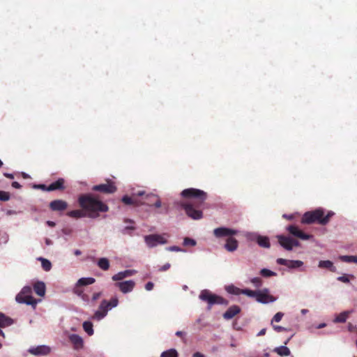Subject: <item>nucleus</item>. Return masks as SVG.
Masks as SVG:
<instances>
[{
    "instance_id": "1",
    "label": "nucleus",
    "mask_w": 357,
    "mask_h": 357,
    "mask_svg": "<svg viewBox=\"0 0 357 357\" xmlns=\"http://www.w3.org/2000/svg\"><path fill=\"white\" fill-rule=\"evenodd\" d=\"M183 200L176 202L175 204L184 210L187 216L192 220L203 218L202 206L207 199V193L202 190L190 188L181 192Z\"/></svg>"
},
{
    "instance_id": "47",
    "label": "nucleus",
    "mask_w": 357,
    "mask_h": 357,
    "mask_svg": "<svg viewBox=\"0 0 357 357\" xmlns=\"http://www.w3.org/2000/svg\"><path fill=\"white\" fill-rule=\"evenodd\" d=\"M170 267H171L170 264L166 263L165 264H164L163 266H160L158 268V271H160V272L166 271L169 270Z\"/></svg>"
},
{
    "instance_id": "43",
    "label": "nucleus",
    "mask_w": 357,
    "mask_h": 357,
    "mask_svg": "<svg viewBox=\"0 0 357 357\" xmlns=\"http://www.w3.org/2000/svg\"><path fill=\"white\" fill-rule=\"evenodd\" d=\"M283 316H284V314L282 312H277L274 315L273 318L271 320V324H273V322H279V321H280L281 319H282Z\"/></svg>"
},
{
    "instance_id": "6",
    "label": "nucleus",
    "mask_w": 357,
    "mask_h": 357,
    "mask_svg": "<svg viewBox=\"0 0 357 357\" xmlns=\"http://www.w3.org/2000/svg\"><path fill=\"white\" fill-rule=\"evenodd\" d=\"M136 195L139 197H141V199H139V206L147 205L149 206H155V208H160L161 206L160 199L156 195L152 193L145 195V192L143 190L138 191Z\"/></svg>"
},
{
    "instance_id": "56",
    "label": "nucleus",
    "mask_w": 357,
    "mask_h": 357,
    "mask_svg": "<svg viewBox=\"0 0 357 357\" xmlns=\"http://www.w3.org/2000/svg\"><path fill=\"white\" fill-rule=\"evenodd\" d=\"M266 329L265 328H263L261 329L257 334L258 336H261V335H264L266 334Z\"/></svg>"
},
{
    "instance_id": "32",
    "label": "nucleus",
    "mask_w": 357,
    "mask_h": 357,
    "mask_svg": "<svg viewBox=\"0 0 357 357\" xmlns=\"http://www.w3.org/2000/svg\"><path fill=\"white\" fill-rule=\"evenodd\" d=\"M226 291L233 295H240L242 294V289L233 285H228L225 287Z\"/></svg>"
},
{
    "instance_id": "9",
    "label": "nucleus",
    "mask_w": 357,
    "mask_h": 357,
    "mask_svg": "<svg viewBox=\"0 0 357 357\" xmlns=\"http://www.w3.org/2000/svg\"><path fill=\"white\" fill-rule=\"evenodd\" d=\"M256 301L259 303L266 304L273 303L276 301V298L270 294L269 289L265 288L262 290H259L257 294Z\"/></svg>"
},
{
    "instance_id": "36",
    "label": "nucleus",
    "mask_w": 357,
    "mask_h": 357,
    "mask_svg": "<svg viewBox=\"0 0 357 357\" xmlns=\"http://www.w3.org/2000/svg\"><path fill=\"white\" fill-rule=\"evenodd\" d=\"M83 328L89 335L93 334V324L91 321H84L83 323Z\"/></svg>"
},
{
    "instance_id": "28",
    "label": "nucleus",
    "mask_w": 357,
    "mask_h": 357,
    "mask_svg": "<svg viewBox=\"0 0 357 357\" xmlns=\"http://www.w3.org/2000/svg\"><path fill=\"white\" fill-rule=\"evenodd\" d=\"M257 242L262 248H268L271 246L269 238L267 236H259L257 238Z\"/></svg>"
},
{
    "instance_id": "12",
    "label": "nucleus",
    "mask_w": 357,
    "mask_h": 357,
    "mask_svg": "<svg viewBox=\"0 0 357 357\" xmlns=\"http://www.w3.org/2000/svg\"><path fill=\"white\" fill-rule=\"evenodd\" d=\"M238 233L237 230L227 228V227H218L213 230V234L215 237L221 238L227 236L231 237V236L236 235Z\"/></svg>"
},
{
    "instance_id": "26",
    "label": "nucleus",
    "mask_w": 357,
    "mask_h": 357,
    "mask_svg": "<svg viewBox=\"0 0 357 357\" xmlns=\"http://www.w3.org/2000/svg\"><path fill=\"white\" fill-rule=\"evenodd\" d=\"M66 215L70 218L78 219V218L85 217L86 215V213H85V211L83 209L82 210L77 209V210L68 211L66 213Z\"/></svg>"
},
{
    "instance_id": "40",
    "label": "nucleus",
    "mask_w": 357,
    "mask_h": 357,
    "mask_svg": "<svg viewBox=\"0 0 357 357\" xmlns=\"http://www.w3.org/2000/svg\"><path fill=\"white\" fill-rule=\"evenodd\" d=\"M250 282L257 288L261 287L262 284H263L262 280L260 278H258V277L252 278Z\"/></svg>"
},
{
    "instance_id": "53",
    "label": "nucleus",
    "mask_w": 357,
    "mask_h": 357,
    "mask_svg": "<svg viewBox=\"0 0 357 357\" xmlns=\"http://www.w3.org/2000/svg\"><path fill=\"white\" fill-rule=\"evenodd\" d=\"M101 296V293L100 292H98V293H94L93 294V296H92V300L93 301H96L98 300Z\"/></svg>"
},
{
    "instance_id": "45",
    "label": "nucleus",
    "mask_w": 357,
    "mask_h": 357,
    "mask_svg": "<svg viewBox=\"0 0 357 357\" xmlns=\"http://www.w3.org/2000/svg\"><path fill=\"white\" fill-rule=\"evenodd\" d=\"M135 229V227L134 226H126L122 230V233L123 234H130V233H129L128 231H133Z\"/></svg>"
},
{
    "instance_id": "38",
    "label": "nucleus",
    "mask_w": 357,
    "mask_h": 357,
    "mask_svg": "<svg viewBox=\"0 0 357 357\" xmlns=\"http://www.w3.org/2000/svg\"><path fill=\"white\" fill-rule=\"evenodd\" d=\"M260 274L261 276L265 277V278L276 275V273H275L269 269H267V268H262L260 271Z\"/></svg>"
},
{
    "instance_id": "34",
    "label": "nucleus",
    "mask_w": 357,
    "mask_h": 357,
    "mask_svg": "<svg viewBox=\"0 0 357 357\" xmlns=\"http://www.w3.org/2000/svg\"><path fill=\"white\" fill-rule=\"evenodd\" d=\"M160 357H178V354L175 349H170L163 351Z\"/></svg>"
},
{
    "instance_id": "59",
    "label": "nucleus",
    "mask_w": 357,
    "mask_h": 357,
    "mask_svg": "<svg viewBox=\"0 0 357 357\" xmlns=\"http://www.w3.org/2000/svg\"><path fill=\"white\" fill-rule=\"evenodd\" d=\"M74 254L76 256H79L82 254V252L79 250H75Z\"/></svg>"
},
{
    "instance_id": "21",
    "label": "nucleus",
    "mask_w": 357,
    "mask_h": 357,
    "mask_svg": "<svg viewBox=\"0 0 357 357\" xmlns=\"http://www.w3.org/2000/svg\"><path fill=\"white\" fill-rule=\"evenodd\" d=\"M122 202L126 205H134L139 206V198L135 194H133L132 197L125 195L122 197Z\"/></svg>"
},
{
    "instance_id": "58",
    "label": "nucleus",
    "mask_w": 357,
    "mask_h": 357,
    "mask_svg": "<svg viewBox=\"0 0 357 357\" xmlns=\"http://www.w3.org/2000/svg\"><path fill=\"white\" fill-rule=\"evenodd\" d=\"M47 224L49 226L52 227H54V226H55V225H56V224H55V222H52V221H47Z\"/></svg>"
},
{
    "instance_id": "52",
    "label": "nucleus",
    "mask_w": 357,
    "mask_h": 357,
    "mask_svg": "<svg viewBox=\"0 0 357 357\" xmlns=\"http://www.w3.org/2000/svg\"><path fill=\"white\" fill-rule=\"evenodd\" d=\"M12 187L16 189H20L22 185L17 181H13L11 184Z\"/></svg>"
},
{
    "instance_id": "60",
    "label": "nucleus",
    "mask_w": 357,
    "mask_h": 357,
    "mask_svg": "<svg viewBox=\"0 0 357 357\" xmlns=\"http://www.w3.org/2000/svg\"><path fill=\"white\" fill-rule=\"evenodd\" d=\"M22 175L23 178H26L29 177L28 174L24 172H22Z\"/></svg>"
},
{
    "instance_id": "42",
    "label": "nucleus",
    "mask_w": 357,
    "mask_h": 357,
    "mask_svg": "<svg viewBox=\"0 0 357 357\" xmlns=\"http://www.w3.org/2000/svg\"><path fill=\"white\" fill-rule=\"evenodd\" d=\"M10 199V194L8 192L0 190V201L6 202Z\"/></svg>"
},
{
    "instance_id": "31",
    "label": "nucleus",
    "mask_w": 357,
    "mask_h": 357,
    "mask_svg": "<svg viewBox=\"0 0 357 357\" xmlns=\"http://www.w3.org/2000/svg\"><path fill=\"white\" fill-rule=\"evenodd\" d=\"M97 264L103 271H107L109 268V261L107 258L102 257L99 259Z\"/></svg>"
},
{
    "instance_id": "16",
    "label": "nucleus",
    "mask_w": 357,
    "mask_h": 357,
    "mask_svg": "<svg viewBox=\"0 0 357 357\" xmlns=\"http://www.w3.org/2000/svg\"><path fill=\"white\" fill-rule=\"evenodd\" d=\"M50 347L45 345L31 347L29 349V352L34 356H46L50 353Z\"/></svg>"
},
{
    "instance_id": "57",
    "label": "nucleus",
    "mask_w": 357,
    "mask_h": 357,
    "mask_svg": "<svg viewBox=\"0 0 357 357\" xmlns=\"http://www.w3.org/2000/svg\"><path fill=\"white\" fill-rule=\"evenodd\" d=\"M183 335H184V333L182 331H177L176 333V335L178 337H183Z\"/></svg>"
},
{
    "instance_id": "27",
    "label": "nucleus",
    "mask_w": 357,
    "mask_h": 357,
    "mask_svg": "<svg viewBox=\"0 0 357 357\" xmlns=\"http://www.w3.org/2000/svg\"><path fill=\"white\" fill-rule=\"evenodd\" d=\"M13 321L11 318L6 316L4 314L0 312V327L4 328L12 325Z\"/></svg>"
},
{
    "instance_id": "8",
    "label": "nucleus",
    "mask_w": 357,
    "mask_h": 357,
    "mask_svg": "<svg viewBox=\"0 0 357 357\" xmlns=\"http://www.w3.org/2000/svg\"><path fill=\"white\" fill-rule=\"evenodd\" d=\"M144 241L149 248H153L159 244H165L167 241L161 235L150 234L144 236Z\"/></svg>"
},
{
    "instance_id": "17",
    "label": "nucleus",
    "mask_w": 357,
    "mask_h": 357,
    "mask_svg": "<svg viewBox=\"0 0 357 357\" xmlns=\"http://www.w3.org/2000/svg\"><path fill=\"white\" fill-rule=\"evenodd\" d=\"M279 244L286 250L290 251L291 250V237L284 236V235H278L277 236Z\"/></svg>"
},
{
    "instance_id": "37",
    "label": "nucleus",
    "mask_w": 357,
    "mask_h": 357,
    "mask_svg": "<svg viewBox=\"0 0 357 357\" xmlns=\"http://www.w3.org/2000/svg\"><path fill=\"white\" fill-rule=\"evenodd\" d=\"M38 259L41 261V266L44 271H49L52 268L51 262L45 258L40 257Z\"/></svg>"
},
{
    "instance_id": "63",
    "label": "nucleus",
    "mask_w": 357,
    "mask_h": 357,
    "mask_svg": "<svg viewBox=\"0 0 357 357\" xmlns=\"http://www.w3.org/2000/svg\"><path fill=\"white\" fill-rule=\"evenodd\" d=\"M0 335H1L2 337H4V333L1 328H0Z\"/></svg>"
},
{
    "instance_id": "15",
    "label": "nucleus",
    "mask_w": 357,
    "mask_h": 357,
    "mask_svg": "<svg viewBox=\"0 0 357 357\" xmlns=\"http://www.w3.org/2000/svg\"><path fill=\"white\" fill-rule=\"evenodd\" d=\"M115 286L121 290L123 294H126L132 291L135 286L133 280H127L125 282H116Z\"/></svg>"
},
{
    "instance_id": "11",
    "label": "nucleus",
    "mask_w": 357,
    "mask_h": 357,
    "mask_svg": "<svg viewBox=\"0 0 357 357\" xmlns=\"http://www.w3.org/2000/svg\"><path fill=\"white\" fill-rule=\"evenodd\" d=\"M92 190L105 194H112L116 191V187L113 182L108 181L107 183L94 185Z\"/></svg>"
},
{
    "instance_id": "13",
    "label": "nucleus",
    "mask_w": 357,
    "mask_h": 357,
    "mask_svg": "<svg viewBox=\"0 0 357 357\" xmlns=\"http://www.w3.org/2000/svg\"><path fill=\"white\" fill-rule=\"evenodd\" d=\"M278 264L283 265L289 268L294 269L301 267L303 262L300 260H288L282 258H278L276 260Z\"/></svg>"
},
{
    "instance_id": "64",
    "label": "nucleus",
    "mask_w": 357,
    "mask_h": 357,
    "mask_svg": "<svg viewBox=\"0 0 357 357\" xmlns=\"http://www.w3.org/2000/svg\"><path fill=\"white\" fill-rule=\"evenodd\" d=\"M3 162L0 160V167H1L3 166Z\"/></svg>"
},
{
    "instance_id": "14",
    "label": "nucleus",
    "mask_w": 357,
    "mask_h": 357,
    "mask_svg": "<svg viewBox=\"0 0 357 357\" xmlns=\"http://www.w3.org/2000/svg\"><path fill=\"white\" fill-rule=\"evenodd\" d=\"M49 207L52 211H63L68 208V203L62 199H55L52 201Z\"/></svg>"
},
{
    "instance_id": "49",
    "label": "nucleus",
    "mask_w": 357,
    "mask_h": 357,
    "mask_svg": "<svg viewBox=\"0 0 357 357\" xmlns=\"http://www.w3.org/2000/svg\"><path fill=\"white\" fill-rule=\"evenodd\" d=\"M154 284L152 282H149L145 285V289L147 291H151L153 289Z\"/></svg>"
},
{
    "instance_id": "7",
    "label": "nucleus",
    "mask_w": 357,
    "mask_h": 357,
    "mask_svg": "<svg viewBox=\"0 0 357 357\" xmlns=\"http://www.w3.org/2000/svg\"><path fill=\"white\" fill-rule=\"evenodd\" d=\"M32 289L29 286L24 287L21 291L16 296L15 300L19 303H25L35 306L36 300L31 296Z\"/></svg>"
},
{
    "instance_id": "62",
    "label": "nucleus",
    "mask_w": 357,
    "mask_h": 357,
    "mask_svg": "<svg viewBox=\"0 0 357 357\" xmlns=\"http://www.w3.org/2000/svg\"><path fill=\"white\" fill-rule=\"evenodd\" d=\"M325 326H326V324H320V325L318 326V328H321L324 327Z\"/></svg>"
},
{
    "instance_id": "22",
    "label": "nucleus",
    "mask_w": 357,
    "mask_h": 357,
    "mask_svg": "<svg viewBox=\"0 0 357 357\" xmlns=\"http://www.w3.org/2000/svg\"><path fill=\"white\" fill-rule=\"evenodd\" d=\"M135 273V271L134 270H126L124 271L119 272L118 273L114 275L112 278L114 281H119L126 278L132 275Z\"/></svg>"
},
{
    "instance_id": "5",
    "label": "nucleus",
    "mask_w": 357,
    "mask_h": 357,
    "mask_svg": "<svg viewBox=\"0 0 357 357\" xmlns=\"http://www.w3.org/2000/svg\"><path fill=\"white\" fill-rule=\"evenodd\" d=\"M118 303L119 300L116 297L112 298L109 301L102 300L98 310L94 313L93 319L98 321L101 320L107 314L108 311L112 308L116 307Z\"/></svg>"
},
{
    "instance_id": "20",
    "label": "nucleus",
    "mask_w": 357,
    "mask_h": 357,
    "mask_svg": "<svg viewBox=\"0 0 357 357\" xmlns=\"http://www.w3.org/2000/svg\"><path fill=\"white\" fill-rule=\"evenodd\" d=\"M65 188V180L63 178H59L48 185V191L63 190Z\"/></svg>"
},
{
    "instance_id": "18",
    "label": "nucleus",
    "mask_w": 357,
    "mask_h": 357,
    "mask_svg": "<svg viewBox=\"0 0 357 357\" xmlns=\"http://www.w3.org/2000/svg\"><path fill=\"white\" fill-rule=\"evenodd\" d=\"M241 308L238 305H232L229 307L227 311L223 314V317L225 319H231L234 317L236 314L240 313Z\"/></svg>"
},
{
    "instance_id": "39",
    "label": "nucleus",
    "mask_w": 357,
    "mask_h": 357,
    "mask_svg": "<svg viewBox=\"0 0 357 357\" xmlns=\"http://www.w3.org/2000/svg\"><path fill=\"white\" fill-rule=\"evenodd\" d=\"M258 291H254L249 289H242V294L246 295L248 297H255L256 298Z\"/></svg>"
},
{
    "instance_id": "29",
    "label": "nucleus",
    "mask_w": 357,
    "mask_h": 357,
    "mask_svg": "<svg viewBox=\"0 0 357 357\" xmlns=\"http://www.w3.org/2000/svg\"><path fill=\"white\" fill-rule=\"evenodd\" d=\"M273 351L277 353L280 356H287L290 354V350L286 346H280L273 349Z\"/></svg>"
},
{
    "instance_id": "30",
    "label": "nucleus",
    "mask_w": 357,
    "mask_h": 357,
    "mask_svg": "<svg viewBox=\"0 0 357 357\" xmlns=\"http://www.w3.org/2000/svg\"><path fill=\"white\" fill-rule=\"evenodd\" d=\"M351 312V311H344L341 312L335 317L334 321L335 323H344L347 321Z\"/></svg>"
},
{
    "instance_id": "4",
    "label": "nucleus",
    "mask_w": 357,
    "mask_h": 357,
    "mask_svg": "<svg viewBox=\"0 0 357 357\" xmlns=\"http://www.w3.org/2000/svg\"><path fill=\"white\" fill-rule=\"evenodd\" d=\"M199 298L202 301L208 303V309L210 310L213 305H227L229 302L222 296L213 294L208 289L201 291Z\"/></svg>"
},
{
    "instance_id": "50",
    "label": "nucleus",
    "mask_w": 357,
    "mask_h": 357,
    "mask_svg": "<svg viewBox=\"0 0 357 357\" xmlns=\"http://www.w3.org/2000/svg\"><path fill=\"white\" fill-rule=\"evenodd\" d=\"M167 250H169V251H176V252H180V251L182 250L178 246H171V247L167 248Z\"/></svg>"
},
{
    "instance_id": "41",
    "label": "nucleus",
    "mask_w": 357,
    "mask_h": 357,
    "mask_svg": "<svg viewBox=\"0 0 357 357\" xmlns=\"http://www.w3.org/2000/svg\"><path fill=\"white\" fill-rule=\"evenodd\" d=\"M196 243H196L195 240H194L192 238L185 237L183 239V245H185V246H195L196 245Z\"/></svg>"
},
{
    "instance_id": "35",
    "label": "nucleus",
    "mask_w": 357,
    "mask_h": 357,
    "mask_svg": "<svg viewBox=\"0 0 357 357\" xmlns=\"http://www.w3.org/2000/svg\"><path fill=\"white\" fill-rule=\"evenodd\" d=\"M342 261L347 263H356L357 264V256L353 255H342L340 257Z\"/></svg>"
},
{
    "instance_id": "46",
    "label": "nucleus",
    "mask_w": 357,
    "mask_h": 357,
    "mask_svg": "<svg viewBox=\"0 0 357 357\" xmlns=\"http://www.w3.org/2000/svg\"><path fill=\"white\" fill-rule=\"evenodd\" d=\"M33 188L36 189H40L44 191H48V186L45 184L34 185Z\"/></svg>"
},
{
    "instance_id": "3",
    "label": "nucleus",
    "mask_w": 357,
    "mask_h": 357,
    "mask_svg": "<svg viewBox=\"0 0 357 357\" xmlns=\"http://www.w3.org/2000/svg\"><path fill=\"white\" fill-rule=\"evenodd\" d=\"M334 214V212L328 211L327 214L325 215L324 210L321 208H319L312 211L305 212L301 218V222L307 225L317 222L321 225H326L329 222L330 219Z\"/></svg>"
},
{
    "instance_id": "55",
    "label": "nucleus",
    "mask_w": 357,
    "mask_h": 357,
    "mask_svg": "<svg viewBox=\"0 0 357 357\" xmlns=\"http://www.w3.org/2000/svg\"><path fill=\"white\" fill-rule=\"evenodd\" d=\"M3 176H6L8 178H10V179H13L14 178V175L13 174L4 173Z\"/></svg>"
},
{
    "instance_id": "24",
    "label": "nucleus",
    "mask_w": 357,
    "mask_h": 357,
    "mask_svg": "<svg viewBox=\"0 0 357 357\" xmlns=\"http://www.w3.org/2000/svg\"><path fill=\"white\" fill-rule=\"evenodd\" d=\"M33 290L35 293L40 296H43L45 294V285L43 282H37L33 285Z\"/></svg>"
},
{
    "instance_id": "61",
    "label": "nucleus",
    "mask_w": 357,
    "mask_h": 357,
    "mask_svg": "<svg viewBox=\"0 0 357 357\" xmlns=\"http://www.w3.org/2000/svg\"><path fill=\"white\" fill-rule=\"evenodd\" d=\"M283 217H284V218H287V219H289V220H291V219L292 218V216H288V215H283Z\"/></svg>"
},
{
    "instance_id": "2",
    "label": "nucleus",
    "mask_w": 357,
    "mask_h": 357,
    "mask_svg": "<svg viewBox=\"0 0 357 357\" xmlns=\"http://www.w3.org/2000/svg\"><path fill=\"white\" fill-rule=\"evenodd\" d=\"M79 206L89 218H97L100 212H107L108 206L91 194L82 195L78 198Z\"/></svg>"
},
{
    "instance_id": "51",
    "label": "nucleus",
    "mask_w": 357,
    "mask_h": 357,
    "mask_svg": "<svg viewBox=\"0 0 357 357\" xmlns=\"http://www.w3.org/2000/svg\"><path fill=\"white\" fill-rule=\"evenodd\" d=\"M272 325H273V328H274V330L277 332H282L285 330V328L282 326H275V325H273V324Z\"/></svg>"
},
{
    "instance_id": "54",
    "label": "nucleus",
    "mask_w": 357,
    "mask_h": 357,
    "mask_svg": "<svg viewBox=\"0 0 357 357\" xmlns=\"http://www.w3.org/2000/svg\"><path fill=\"white\" fill-rule=\"evenodd\" d=\"M192 357H206L203 354L200 352H195L193 354Z\"/></svg>"
},
{
    "instance_id": "23",
    "label": "nucleus",
    "mask_w": 357,
    "mask_h": 357,
    "mask_svg": "<svg viewBox=\"0 0 357 357\" xmlns=\"http://www.w3.org/2000/svg\"><path fill=\"white\" fill-rule=\"evenodd\" d=\"M69 339L76 349H79L83 347V340L79 335L73 334L69 337Z\"/></svg>"
},
{
    "instance_id": "19",
    "label": "nucleus",
    "mask_w": 357,
    "mask_h": 357,
    "mask_svg": "<svg viewBox=\"0 0 357 357\" xmlns=\"http://www.w3.org/2000/svg\"><path fill=\"white\" fill-rule=\"evenodd\" d=\"M238 247V242L235 238L233 237V236L227 238L225 248L228 252H234L237 250Z\"/></svg>"
},
{
    "instance_id": "25",
    "label": "nucleus",
    "mask_w": 357,
    "mask_h": 357,
    "mask_svg": "<svg viewBox=\"0 0 357 357\" xmlns=\"http://www.w3.org/2000/svg\"><path fill=\"white\" fill-rule=\"evenodd\" d=\"M318 266L321 268H326L332 272H335L336 268L333 266V263L330 260H321L319 262Z\"/></svg>"
},
{
    "instance_id": "48",
    "label": "nucleus",
    "mask_w": 357,
    "mask_h": 357,
    "mask_svg": "<svg viewBox=\"0 0 357 357\" xmlns=\"http://www.w3.org/2000/svg\"><path fill=\"white\" fill-rule=\"evenodd\" d=\"M301 245L299 241L296 239L291 238V250L294 247H299Z\"/></svg>"
},
{
    "instance_id": "33",
    "label": "nucleus",
    "mask_w": 357,
    "mask_h": 357,
    "mask_svg": "<svg viewBox=\"0 0 357 357\" xmlns=\"http://www.w3.org/2000/svg\"><path fill=\"white\" fill-rule=\"evenodd\" d=\"M95 282L96 280L93 278H82L77 281V285L86 286L89 284H92Z\"/></svg>"
},
{
    "instance_id": "44",
    "label": "nucleus",
    "mask_w": 357,
    "mask_h": 357,
    "mask_svg": "<svg viewBox=\"0 0 357 357\" xmlns=\"http://www.w3.org/2000/svg\"><path fill=\"white\" fill-rule=\"evenodd\" d=\"M337 280L344 283H349V276L347 275H344L342 276H340L337 278Z\"/></svg>"
},
{
    "instance_id": "10",
    "label": "nucleus",
    "mask_w": 357,
    "mask_h": 357,
    "mask_svg": "<svg viewBox=\"0 0 357 357\" xmlns=\"http://www.w3.org/2000/svg\"><path fill=\"white\" fill-rule=\"evenodd\" d=\"M287 230L293 236L297 237L302 240H310L313 238L312 235L304 233L296 225H289L287 227Z\"/></svg>"
}]
</instances>
